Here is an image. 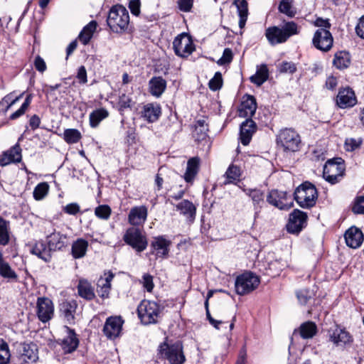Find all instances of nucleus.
Listing matches in <instances>:
<instances>
[{"label": "nucleus", "instance_id": "nucleus-1", "mask_svg": "<svg viewBox=\"0 0 364 364\" xmlns=\"http://www.w3.org/2000/svg\"><path fill=\"white\" fill-rule=\"evenodd\" d=\"M157 355L159 359L168 360L169 364H184L186 360L182 341H169L168 337L159 345Z\"/></svg>", "mask_w": 364, "mask_h": 364}, {"label": "nucleus", "instance_id": "nucleus-2", "mask_svg": "<svg viewBox=\"0 0 364 364\" xmlns=\"http://www.w3.org/2000/svg\"><path fill=\"white\" fill-rule=\"evenodd\" d=\"M299 32V27L296 22L284 21L281 27L272 26L266 28L264 35L271 46H276L287 42L290 37Z\"/></svg>", "mask_w": 364, "mask_h": 364}, {"label": "nucleus", "instance_id": "nucleus-3", "mask_svg": "<svg viewBox=\"0 0 364 364\" xmlns=\"http://www.w3.org/2000/svg\"><path fill=\"white\" fill-rule=\"evenodd\" d=\"M107 26L116 33H124L129 31V14L127 9L121 4L112 6L107 18Z\"/></svg>", "mask_w": 364, "mask_h": 364}, {"label": "nucleus", "instance_id": "nucleus-4", "mask_svg": "<svg viewBox=\"0 0 364 364\" xmlns=\"http://www.w3.org/2000/svg\"><path fill=\"white\" fill-rule=\"evenodd\" d=\"M277 146L284 152L299 151L302 146L301 138L294 128H283L276 135Z\"/></svg>", "mask_w": 364, "mask_h": 364}, {"label": "nucleus", "instance_id": "nucleus-5", "mask_svg": "<svg viewBox=\"0 0 364 364\" xmlns=\"http://www.w3.org/2000/svg\"><path fill=\"white\" fill-rule=\"evenodd\" d=\"M318 196L317 188L309 181L303 182L294 193L296 202L301 208L305 209H310L315 206Z\"/></svg>", "mask_w": 364, "mask_h": 364}, {"label": "nucleus", "instance_id": "nucleus-6", "mask_svg": "<svg viewBox=\"0 0 364 364\" xmlns=\"http://www.w3.org/2000/svg\"><path fill=\"white\" fill-rule=\"evenodd\" d=\"M260 282V277L255 272L249 270L245 271L235 279V292L240 296L249 294L257 289Z\"/></svg>", "mask_w": 364, "mask_h": 364}, {"label": "nucleus", "instance_id": "nucleus-7", "mask_svg": "<svg viewBox=\"0 0 364 364\" xmlns=\"http://www.w3.org/2000/svg\"><path fill=\"white\" fill-rule=\"evenodd\" d=\"M137 316L143 325L148 326L158 323L160 316V306L155 301L144 299L137 306Z\"/></svg>", "mask_w": 364, "mask_h": 364}, {"label": "nucleus", "instance_id": "nucleus-8", "mask_svg": "<svg viewBox=\"0 0 364 364\" xmlns=\"http://www.w3.org/2000/svg\"><path fill=\"white\" fill-rule=\"evenodd\" d=\"M345 174L344 160L341 157L328 159L323 170V178L331 184L338 183Z\"/></svg>", "mask_w": 364, "mask_h": 364}, {"label": "nucleus", "instance_id": "nucleus-9", "mask_svg": "<svg viewBox=\"0 0 364 364\" xmlns=\"http://www.w3.org/2000/svg\"><path fill=\"white\" fill-rule=\"evenodd\" d=\"M124 242L136 252H141L148 246L146 235L139 228H129L123 235Z\"/></svg>", "mask_w": 364, "mask_h": 364}, {"label": "nucleus", "instance_id": "nucleus-10", "mask_svg": "<svg viewBox=\"0 0 364 364\" xmlns=\"http://www.w3.org/2000/svg\"><path fill=\"white\" fill-rule=\"evenodd\" d=\"M308 215L306 213L294 209L289 215L286 230L288 233L299 235V233L307 226Z\"/></svg>", "mask_w": 364, "mask_h": 364}, {"label": "nucleus", "instance_id": "nucleus-11", "mask_svg": "<svg viewBox=\"0 0 364 364\" xmlns=\"http://www.w3.org/2000/svg\"><path fill=\"white\" fill-rule=\"evenodd\" d=\"M328 341L333 343L336 347L345 348L350 347L353 341V337L346 328L336 324L334 328H330L328 331Z\"/></svg>", "mask_w": 364, "mask_h": 364}, {"label": "nucleus", "instance_id": "nucleus-12", "mask_svg": "<svg viewBox=\"0 0 364 364\" xmlns=\"http://www.w3.org/2000/svg\"><path fill=\"white\" fill-rule=\"evenodd\" d=\"M174 53L180 58H187L195 50V45L186 33L178 35L173 41Z\"/></svg>", "mask_w": 364, "mask_h": 364}, {"label": "nucleus", "instance_id": "nucleus-13", "mask_svg": "<svg viewBox=\"0 0 364 364\" xmlns=\"http://www.w3.org/2000/svg\"><path fill=\"white\" fill-rule=\"evenodd\" d=\"M16 358L18 364L35 363L38 358L37 346L33 343H21L16 350Z\"/></svg>", "mask_w": 364, "mask_h": 364}, {"label": "nucleus", "instance_id": "nucleus-14", "mask_svg": "<svg viewBox=\"0 0 364 364\" xmlns=\"http://www.w3.org/2000/svg\"><path fill=\"white\" fill-rule=\"evenodd\" d=\"M267 202L280 210H287L293 206V201L287 191L272 189L266 196Z\"/></svg>", "mask_w": 364, "mask_h": 364}, {"label": "nucleus", "instance_id": "nucleus-15", "mask_svg": "<svg viewBox=\"0 0 364 364\" xmlns=\"http://www.w3.org/2000/svg\"><path fill=\"white\" fill-rule=\"evenodd\" d=\"M171 244V241L166 238V235L154 237L150 242V254L158 258H168Z\"/></svg>", "mask_w": 364, "mask_h": 364}, {"label": "nucleus", "instance_id": "nucleus-16", "mask_svg": "<svg viewBox=\"0 0 364 364\" xmlns=\"http://www.w3.org/2000/svg\"><path fill=\"white\" fill-rule=\"evenodd\" d=\"M36 316L42 323H47L54 316V304L53 301L46 296L37 298Z\"/></svg>", "mask_w": 364, "mask_h": 364}, {"label": "nucleus", "instance_id": "nucleus-17", "mask_svg": "<svg viewBox=\"0 0 364 364\" xmlns=\"http://www.w3.org/2000/svg\"><path fill=\"white\" fill-rule=\"evenodd\" d=\"M312 43L314 46L321 51L327 52L331 50L333 44V38L328 29L318 28L314 33Z\"/></svg>", "mask_w": 364, "mask_h": 364}, {"label": "nucleus", "instance_id": "nucleus-18", "mask_svg": "<svg viewBox=\"0 0 364 364\" xmlns=\"http://www.w3.org/2000/svg\"><path fill=\"white\" fill-rule=\"evenodd\" d=\"M77 306V302L75 299L62 301L58 305L60 318L70 325L75 324Z\"/></svg>", "mask_w": 364, "mask_h": 364}, {"label": "nucleus", "instance_id": "nucleus-19", "mask_svg": "<svg viewBox=\"0 0 364 364\" xmlns=\"http://www.w3.org/2000/svg\"><path fill=\"white\" fill-rule=\"evenodd\" d=\"M124 321L121 316H112L107 318L102 331L109 339H114L119 336Z\"/></svg>", "mask_w": 364, "mask_h": 364}, {"label": "nucleus", "instance_id": "nucleus-20", "mask_svg": "<svg viewBox=\"0 0 364 364\" xmlns=\"http://www.w3.org/2000/svg\"><path fill=\"white\" fill-rule=\"evenodd\" d=\"M336 106L341 109L353 107L356 102V97L354 91L350 87H341L335 98Z\"/></svg>", "mask_w": 364, "mask_h": 364}, {"label": "nucleus", "instance_id": "nucleus-21", "mask_svg": "<svg viewBox=\"0 0 364 364\" xmlns=\"http://www.w3.org/2000/svg\"><path fill=\"white\" fill-rule=\"evenodd\" d=\"M67 336L62 339H58L57 343L61 346L64 353H72L78 347L80 341L75 331L67 326H65Z\"/></svg>", "mask_w": 364, "mask_h": 364}, {"label": "nucleus", "instance_id": "nucleus-22", "mask_svg": "<svg viewBox=\"0 0 364 364\" xmlns=\"http://www.w3.org/2000/svg\"><path fill=\"white\" fill-rule=\"evenodd\" d=\"M257 108V100L255 96L245 94L238 107V115L243 118H251Z\"/></svg>", "mask_w": 364, "mask_h": 364}, {"label": "nucleus", "instance_id": "nucleus-23", "mask_svg": "<svg viewBox=\"0 0 364 364\" xmlns=\"http://www.w3.org/2000/svg\"><path fill=\"white\" fill-rule=\"evenodd\" d=\"M22 149L18 143L0 155V166H6L12 163H19L22 160Z\"/></svg>", "mask_w": 364, "mask_h": 364}, {"label": "nucleus", "instance_id": "nucleus-24", "mask_svg": "<svg viewBox=\"0 0 364 364\" xmlns=\"http://www.w3.org/2000/svg\"><path fill=\"white\" fill-rule=\"evenodd\" d=\"M47 245L50 253L61 251L67 246L68 237L66 235L54 230L46 237Z\"/></svg>", "mask_w": 364, "mask_h": 364}, {"label": "nucleus", "instance_id": "nucleus-25", "mask_svg": "<svg viewBox=\"0 0 364 364\" xmlns=\"http://www.w3.org/2000/svg\"><path fill=\"white\" fill-rule=\"evenodd\" d=\"M29 251L32 255L37 256L46 262H49L52 258V254L49 247L43 240L35 241L33 244H28Z\"/></svg>", "mask_w": 364, "mask_h": 364}, {"label": "nucleus", "instance_id": "nucleus-26", "mask_svg": "<svg viewBox=\"0 0 364 364\" xmlns=\"http://www.w3.org/2000/svg\"><path fill=\"white\" fill-rule=\"evenodd\" d=\"M161 113V105L157 102H151L143 106L141 117L148 123H154L159 120Z\"/></svg>", "mask_w": 364, "mask_h": 364}, {"label": "nucleus", "instance_id": "nucleus-27", "mask_svg": "<svg viewBox=\"0 0 364 364\" xmlns=\"http://www.w3.org/2000/svg\"><path fill=\"white\" fill-rule=\"evenodd\" d=\"M257 131V124L252 119L247 118L243 122L240 127V139L242 145L247 146L252 137L253 134Z\"/></svg>", "mask_w": 364, "mask_h": 364}, {"label": "nucleus", "instance_id": "nucleus-28", "mask_svg": "<svg viewBox=\"0 0 364 364\" xmlns=\"http://www.w3.org/2000/svg\"><path fill=\"white\" fill-rule=\"evenodd\" d=\"M344 236L346 245L353 249L359 247L364 240L363 233L355 226H352L348 229Z\"/></svg>", "mask_w": 364, "mask_h": 364}, {"label": "nucleus", "instance_id": "nucleus-29", "mask_svg": "<svg viewBox=\"0 0 364 364\" xmlns=\"http://www.w3.org/2000/svg\"><path fill=\"white\" fill-rule=\"evenodd\" d=\"M243 191L252 199L254 210H255V217H258L262 205L264 204L265 195L264 191L258 188L243 189Z\"/></svg>", "mask_w": 364, "mask_h": 364}, {"label": "nucleus", "instance_id": "nucleus-30", "mask_svg": "<svg viewBox=\"0 0 364 364\" xmlns=\"http://www.w3.org/2000/svg\"><path fill=\"white\" fill-rule=\"evenodd\" d=\"M77 290L78 296L86 301H92L96 298L94 287L86 279L80 278L78 280Z\"/></svg>", "mask_w": 364, "mask_h": 364}, {"label": "nucleus", "instance_id": "nucleus-31", "mask_svg": "<svg viewBox=\"0 0 364 364\" xmlns=\"http://www.w3.org/2000/svg\"><path fill=\"white\" fill-rule=\"evenodd\" d=\"M148 215L147 208L144 205L132 208L129 213V223L133 225H139L146 220Z\"/></svg>", "mask_w": 364, "mask_h": 364}, {"label": "nucleus", "instance_id": "nucleus-32", "mask_svg": "<svg viewBox=\"0 0 364 364\" xmlns=\"http://www.w3.org/2000/svg\"><path fill=\"white\" fill-rule=\"evenodd\" d=\"M177 210L186 218V220L193 223L196 215V207L188 200H183L176 205Z\"/></svg>", "mask_w": 364, "mask_h": 364}, {"label": "nucleus", "instance_id": "nucleus-33", "mask_svg": "<svg viewBox=\"0 0 364 364\" xmlns=\"http://www.w3.org/2000/svg\"><path fill=\"white\" fill-rule=\"evenodd\" d=\"M13 237L10 221L0 216V246L9 245Z\"/></svg>", "mask_w": 364, "mask_h": 364}, {"label": "nucleus", "instance_id": "nucleus-34", "mask_svg": "<svg viewBox=\"0 0 364 364\" xmlns=\"http://www.w3.org/2000/svg\"><path fill=\"white\" fill-rule=\"evenodd\" d=\"M299 333L303 339L312 338L318 333V328L314 321H308L302 323L298 329L294 331V334Z\"/></svg>", "mask_w": 364, "mask_h": 364}, {"label": "nucleus", "instance_id": "nucleus-35", "mask_svg": "<svg viewBox=\"0 0 364 364\" xmlns=\"http://www.w3.org/2000/svg\"><path fill=\"white\" fill-rule=\"evenodd\" d=\"M200 159L198 157H192L187 162V167L183 176L184 180L187 183H192L194 178L199 171Z\"/></svg>", "mask_w": 364, "mask_h": 364}, {"label": "nucleus", "instance_id": "nucleus-36", "mask_svg": "<svg viewBox=\"0 0 364 364\" xmlns=\"http://www.w3.org/2000/svg\"><path fill=\"white\" fill-rule=\"evenodd\" d=\"M295 294L301 306H307L314 302L316 291L309 288H304L296 290Z\"/></svg>", "mask_w": 364, "mask_h": 364}, {"label": "nucleus", "instance_id": "nucleus-37", "mask_svg": "<svg viewBox=\"0 0 364 364\" xmlns=\"http://www.w3.org/2000/svg\"><path fill=\"white\" fill-rule=\"evenodd\" d=\"M149 92L156 97H160L166 88V81L161 76L153 77L149 82Z\"/></svg>", "mask_w": 364, "mask_h": 364}, {"label": "nucleus", "instance_id": "nucleus-38", "mask_svg": "<svg viewBox=\"0 0 364 364\" xmlns=\"http://www.w3.org/2000/svg\"><path fill=\"white\" fill-rule=\"evenodd\" d=\"M0 276L8 282L18 281L17 274L4 259L1 252H0Z\"/></svg>", "mask_w": 364, "mask_h": 364}, {"label": "nucleus", "instance_id": "nucleus-39", "mask_svg": "<svg viewBox=\"0 0 364 364\" xmlns=\"http://www.w3.org/2000/svg\"><path fill=\"white\" fill-rule=\"evenodd\" d=\"M208 124L204 119H198L193 126V137L197 142L206 140L208 137Z\"/></svg>", "mask_w": 364, "mask_h": 364}, {"label": "nucleus", "instance_id": "nucleus-40", "mask_svg": "<svg viewBox=\"0 0 364 364\" xmlns=\"http://www.w3.org/2000/svg\"><path fill=\"white\" fill-rule=\"evenodd\" d=\"M351 58L349 52L340 50L335 53L333 65L339 70L348 68L350 65Z\"/></svg>", "mask_w": 364, "mask_h": 364}, {"label": "nucleus", "instance_id": "nucleus-41", "mask_svg": "<svg viewBox=\"0 0 364 364\" xmlns=\"http://www.w3.org/2000/svg\"><path fill=\"white\" fill-rule=\"evenodd\" d=\"M269 78V70L266 64H262L257 67V70L255 75L250 77L252 83L257 86H261Z\"/></svg>", "mask_w": 364, "mask_h": 364}, {"label": "nucleus", "instance_id": "nucleus-42", "mask_svg": "<svg viewBox=\"0 0 364 364\" xmlns=\"http://www.w3.org/2000/svg\"><path fill=\"white\" fill-rule=\"evenodd\" d=\"M88 242L82 238H78L73 242L71 248V254L73 258L80 259L83 257L88 247Z\"/></svg>", "mask_w": 364, "mask_h": 364}, {"label": "nucleus", "instance_id": "nucleus-43", "mask_svg": "<svg viewBox=\"0 0 364 364\" xmlns=\"http://www.w3.org/2000/svg\"><path fill=\"white\" fill-rule=\"evenodd\" d=\"M97 23L95 21H91L80 32L78 39L83 45L89 43L92 38L93 33L97 28Z\"/></svg>", "mask_w": 364, "mask_h": 364}, {"label": "nucleus", "instance_id": "nucleus-44", "mask_svg": "<svg viewBox=\"0 0 364 364\" xmlns=\"http://www.w3.org/2000/svg\"><path fill=\"white\" fill-rule=\"evenodd\" d=\"M109 116V112L107 109L102 107L93 110L89 116L90 126L92 128H96L100 123Z\"/></svg>", "mask_w": 364, "mask_h": 364}, {"label": "nucleus", "instance_id": "nucleus-45", "mask_svg": "<svg viewBox=\"0 0 364 364\" xmlns=\"http://www.w3.org/2000/svg\"><path fill=\"white\" fill-rule=\"evenodd\" d=\"M294 0H281L278 10L289 18H293L296 14V9L293 6Z\"/></svg>", "mask_w": 364, "mask_h": 364}, {"label": "nucleus", "instance_id": "nucleus-46", "mask_svg": "<svg viewBox=\"0 0 364 364\" xmlns=\"http://www.w3.org/2000/svg\"><path fill=\"white\" fill-rule=\"evenodd\" d=\"M225 176L227 178V181L225 182V184L235 183L236 181L240 180V177L241 176L240 168L236 165L231 164L228 168Z\"/></svg>", "mask_w": 364, "mask_h": 364}, {"label": "nucleus", "instance_id": "nucleus-47", "mask_svg": "<svg viewBox=\"0 0 364 364\" xmlns=\"http://www.w3.org/2000/svg\"><path fill=\"white\" fill-rule=\"evenodd\" d=\"M82 138V134L77 129H67L63 133V139L68 144L77 143Z\"/></svg>", "mask_w": 364, "mask_h": 364}, {"label": "nucleus", "instance_id": "nucleus-48", "mask_svg": "<svg viewBox=\"0 0 364 364\" xmlns=\"http://www.w3.org/2000/svg\"><path fill=\"white\" fill-rule=\"evenodd\" d=\"M9 344L3 338H0V364H8L11 359Z\"/></svg>", "mask_w": 364, "mask_h": 364}, {"label": "nucleus", "instance_id": "nucleus-49", "mask_svg": "<svg viewBox=\"0 0 364 364\" xmlns=\"http://www.w3.org/2000/svg\"><path fill=\"white\" fill-rule=\"evenodd\" d=\"M32 98L33 95L31 94H28L26 96L23 103L21 105V107L10 115L9 119L15 120L21 117L22 115H23L26 111L27 110L28 107H29L30 104L31 103Z\"/></svg>", "mask_w": 364, "mask_h": 364}, {"label": "nucleus", "instance_id": "nucleus-50", "mask_svg": "<svg viewBox=\"0 0 364 364\" xmlns=\"http://www.w3.org/2000/svg\"><path fill=\"white\" fill-rule=\"evenodd\" d=\"M49 186L46 182L38 183L33 192V198L36 200H42L48 193Z\"/></svg>", "mask_w": 364, "mask_h": 364}, {"label": "nucleus", "instance_id": "nucleus-51", "mask_svg": "<svg viewBox=\"0 0 364 364\" xmlns=\"http://www.w3.org/2000/svg\"><path fill=\"white\" fill-rule=\"evenodd\" d=\"M134 102L132 98L123 93L119 97L117 105L119 106V111L122 114V112H124L126 109L130 108L132 109L134 105Z\"/></svg>", "mask_w": 364, "mask_h": 364}, {"label": "nucleus", "instance_id": "nucleus-52", "mask_svg": "<svg viewBox=\"0 0 364 364\" xmlns=\"http://www.w3.org/2000/svg\"><path fill=\"white\" fill-rule=\"evenodd\" d=\"M111 208L107 205H98L95 210V215L100 219L107 220L111 215Z\"/></svg>", "mask_w": 364, "mask_h": 364}, {"label": "nucleus", "instance_id": "nucleus-53", "mask_svg": "<svg viewBox=\"0 0 364 364\" xmlns=\"http://www.w3.org/2000/svg\"><path fill=\"white\" fill-rule=\"evenodd\" d=\"M209 88L213 91L220 90L223 86V77L220 72H216L208 82Z\"/></svg>", "mask_w": 364, "mask_h": 364}, {"label": "nucleus", "instance_id": "nucleus-54", "mask_svg": "<svg viewBox=\"0 0 364 364\" xmlns=\"http://www.w3.org/2000/svg\"><path fill=\"white\" fill-rule=\"evenodd\" d=\"M351 210L355 215H364V196L355 198Z\"/></svg>", "mask_w": 364, "mask_h": 364}, {"label": "nucleus", "instance_id": "nucleus-55", "mask_svg": "<svg viewBox=\"0 0 364 364\" xmlns=\"http://www.w3.org/2000/svg\"><path fill=\"white\" fill-rule=\"evenodd\" d=\"M361 139L349 138L345 141V148L347 151H353L358 149L362 144Z\"/></svg>", "mask_w": 364, "mask_h": 364}, {"label": "nucleus", "instance_id": "nucleus-56", "mask_svg": "<svg viewBox=\"0 0 364 364\" xmlns=\"http://www.w3.org/2000/svg\"><path fill=\"white\" fill-rule=\"evenodd\" d=\"M280 73H290L293 74L296 71V64L293 62L284 61L279 67Z\"/></svg>", "mask_w": 364, "mask_h": 364}, {"label": "nucleus", "instance_id": "nucleus-57", "mask_svg": "<svg viewBox=\"0 0 364 364\" xmlns=\"http://www.w3.org/2000/svg\"><path fill=\"white\" fill-rule=\"evenodd\" d=\"M233 4L237 8L238 16H248V4L246 0H234Z\"/></svg>", "mask_w": 364, "mask_h": 364}, {"label": "nucleus", "instance_id": "nucleus-58", "mask_svg": "<svg viewBox=\"0 0 364 364\" xmlns=\"http://www.w3.org/2000/svg\"><path fill=\"white\" fill-rule=\"evenodd\" d=\"M233 58L232 51L230 48H226L223 50L222 57L217 61L219 65H223L232 62Z\"/></svg>", "mask_w": 364, "mask_h": 364}, {"label": "nucleus", "instance_id": "nucleus-59", "mask_svg": "<svg viewBox=\"0 0 364 364\" xmlns=\"http://www.w3.org/2000/svg\"><path fill=\"white\" fill-rule=\"evenodd\" d=\"M112 287L108 286L107 284H97V292L100 298L102 299H108L109 297V294L111 291Z\"/></svg>", "mask_w": 364, "mask_h": 364}, {"label": "nucleus", "instance_id": "nucleus-60", "mask_svg": "<svg viewBox=\"0 0 364 364\" xmlns=\"http://www.w3.org/2000/svg\"><path fill=\"white\" fill-rule=\"evenodd\" d=\"M178 8L183 12H190L193 6V0H178Z\"/></svg>", "mask_w": 364, "mask_h": 364}, {"label": "nucleus", "instance_id": "nucleus-61", "mask_svg": "<svg viewBox=\"0 0 364 364\" xmlns=\"http://www.w3.org/2000/svg\"><path fill=\"white\" fill-rule=\"evenodd\" d=\"M132 15L138 16L141 12V0H130L128 4Z\"/></svg>", "mask_w": 364, "mask_h": 364}, {"label": "nucleus", "instance_id": "nucleus-62", "mask_svg": "<svg viewBox=\"0 0 364 364\" xmlns=\"http://www.w3.org/2000/svg\"><path fill=\"white\" fill-rule=\"evenodd\" d=\"M63 210L68 215H75L80 211V208L77 203H71L64 206Z\"/></svg>", "mask_w": 364, "mask_h": 364}, {"label": "nucleus", "instance_id": "nucleus-63", "mask_svg": "<svg viewBox=\"0 0 364 364\" xmlns=\"http://www.w3.org/2000/svg\"><path fill=\"white\" fill-rule=\"evenodd\" d=\"M143 286L147 291L151 292L154 287L153 277L150 274H144L142 277Z\"/></svg>", "mask_w": 364, "mask_h": 364}, {"label": "nucleus", "instance_id": "nucleus-64", "mask_svg": "<svg viewBox=\"0 0 364 364\" xmlns=\"http://www.w3.org/2000/svg\"><path fill=\"white\" fill-rule=\"evenodd\" d=\"M76 78L80 84L84 85L87 82V70L84 65L78 68Z\"/></svg>", "mask_w": 364, "mask_h": 364}]
</instances>
